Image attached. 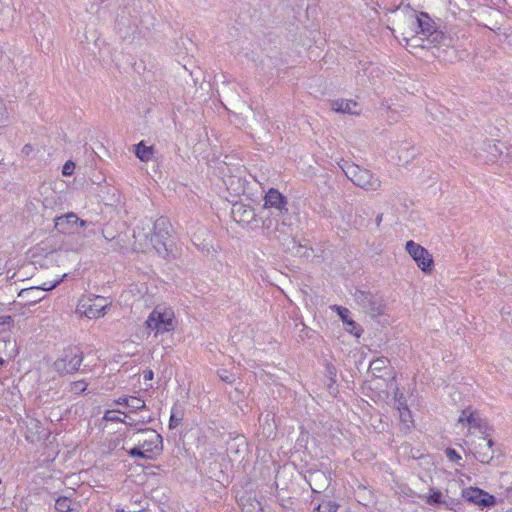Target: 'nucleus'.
I'll list each match as a JSON object with an SVG mask.
<instances>
[{"label":"nucleus","instance_id":"obj_47","mask_svg":"<svg viewBox=\"0 0 512 512\" xmlns=\"http://www.w3.org/2000/svg\"><path fill=\"white\" fill-rule=\"evenodd\" d=\"M404 406H407L405 402H402L401 400L398 401V407L403 408Z\"/></svg>","mask_w":512,"mask_h":512},{"label":"nucleus","instance_id":"obj_30","mask_svg":"<svg viewBox=\"0 0 512 512\" xmlns=\"http://www.w3.org/2000/svg\"><path fill=\"white\" fill-rule=\"evenodd\" d=\"M118 413H121L123 414L124 412L120 411V410H107L105 412V415H104V419L106 421H111V422H125V419H122L120 418L117 414Z\"/></svg>","mask_w":512,"mask_h":512},{"label":"nucleus","instance_id":"obj_28","mask_svg":"<svg viewBox=\"0 0 512 512\" xmlns=\"http://www.w3.org/2000/svg\"><path fill=\"white\" fill-rule=\"evenodd\" d=\"M398 410L401 422L405 424L407 428H409V424L412 423V415L410 410L407 406H404L403 408L398 407Z\"/></svg>","mask_w":512,"mask_h":512},{"label":"nucleus","instance_id":"obj_23","mask_svg":"<svg viewBox=\"0 0 512 512\" xmlns=\"http://www.w3.org/2000/svg\"><path fill=\"white\" fill-rule=\"evenodd\" d=\"M466 425L474 428H482V418L477 411L472 410L471 407L464 409V414H467Z\"/></svg>","mask_w":512,"mask_h":512},{"label":"nucleus","instance_id":"obj_32","mask_svg":"<svg viewBox=\"0 0 512 512\" xmlns=\"http://www.w3.org/2000/svg\"><path fill=\"white\" fill-rule=\"evenodd\" d=\"M8 119H9V116H8L7 108H6L3 100L0 98V125L7 123Z\"/></svg>","mask_w":512,"mask_h":512},{"label":"nucleus","instance_id":"obj_4","mask_svg":"<svg viewBox=\"0 0 512 512\" xmlns=\"http://www.w3.org/2000/svg\"><path fill=\"white\" fill-rule=\"evenodd\" d=\"M129 441L137 444L145 453L151 454V459L162 452V436L151 428H139L134 432Z\"/></svg>","mask_w":512,"mask_h":512},{"label":"nucleus","instance_id":"obj_18","mask_svg":"<svg viewBox=\"0 0 512 512\" xmlns=\"http://www.w3.org/2000/svg\"><path fill=\"white\" fill-rule=\"evenodd\" d=\"M331 107L336 112L355 114L354 108L357 107V103L353 100L338 99L331 103Z\"/></svg>","mask_w":512,"mask_h":512},{"label":"nucleus","instance_id":"obj_12","mask_svg":"<svg viewBox=\"0 0 512 512\" xmlns=\"http://www.w3.org/2000/svg\"><path fill=\"white\" fill-rule=\"evenodd\" d=\"M231 215L237 223L248 225L256 221V212L250 205L240 202L234 203L231 209Z\"/></svg>","mask_w":512,"mask_h":512},{"label":"nucleus","instance_id":"obj_11","mask_svg":"<svg viewBox=\"0 0 512 512\" xmlns=\"http://www.w3.org/2000/svg\"><path fill=\"white\" fill-rule=\"evenodd\" d=\"M463 497L470 503L490 507L495 504V497L480 488L470 487L463 490Z\"/></svg>","mask_w":512,"mask_h":512},{"label":"nucleus","instance_id":"obj_24","mask_svg":"<svg viewBox=\"0 0 512 512\" xmlns=\"http://www.w3.org/2000/svg\"><path fill=\"white\" fill-rule=\"evenodd\" d=\"M55 509L57 512H71L74 511L72 507V500L67 496H60L55 500Z\"/></svg>","mask_w":512,"mask_h":512},{"label":"nucleus","instance_id":"obj_43","mask_svg":"<svg viewBox=\"0 0 512 512\" xmlns=\"http://www.w3.org/2000/svg\"><path fill=\"white\" fill-rule=\"evenodd\" d=\"M153 378V372L151 370L144 373L145 380H151Z\"/></svg>","mask_w":512,"mask_h":512},{"label":"nucleus","instance_id":"obj_46","mask_svg":"<svg viewBox=\"0 0 512 512\" xmlns=\"http://www.w3.org/2000/svg\"><path fill=\"white\" fill-rule=\"evenodd\" d=\"M382 218H383V214H379L377 217H376V224L377 226L380 225L381 221H382Z\"/></svg>","mask_w":512,"mask_h":512},{"label":"nucleus","instance_id":"obj_5","mask_svg":"<svg viewBox=\"0 0 512 512\" xmlns=\"http://www.w3.org/2000/svg\"><path fill=\"white\" fill-rule=\"evenodd\" d=\"M146 325L157 333L170 332L175 329V314L171 308L156 306L148 316Z\"/></svg>","mask_w":512,"mask_h":512},{"label":"nucleus","instance_id":"obj_6","mask_svg":"<svg viewBox=\"0 0 512 512\" xmlns=\"http://www.w3.org/2000/svg\"><path fill=\"white\" fill-rule=\"evenodd\" d=\"M83 359V352L78 348H68L54 361L53 368L59 375L73 374L79 370Z\"/></svg>","mask_w":512,"mask_h":512},{"label":"nucleus","instance_id":"obj_48","mask_svg":"<svg viewBox=\"0 0 512 512\" xmlns=\"http://www.w3.org/2000/svg\"><path fill=\"white\" fill-rule=\"evenodd\" d=\"M78 223H79V224H80V226H82V227L86 225V221H84V220H82V219H80V218H79V220H78Z\"/></svg>","mask_w":512,"mask_h":512},{"label":"nucleus","instance_id":"obj_36","mask_svg":"<svg viewBox=\"0 0 512 512\" xmlns=\"http://www.w3.org/2000/svg\"><path fill=\"white\" fill-rule=\"evenodd\" d=\"M181 422V418H177L174 413H172L170 420H169V428H175L179 425Z\"/></svg>","mask_w":512,"mask_h":512},{"label":"nucleus","instance_id":"obj_2","mask_svg":"<svg viewBox=\"0 0 512 512\" xmlns=\"http://www.w3.org/2000/svg\"><path fill=\"white\" fill-rule=\"evenodd\" d=\"M170 228L169 221L160 217L152 226L148 224L147 229L138 227L134 230V238L146 251L154 250L162 258H166L169 255Z\"/></svg>","mask_w":512,"mask_h":512},{"label":"nucleus","instance_id":"obj_37","mask_svg":"<svg viewBox=\"0 0 512 512\" xmlns=\"http://www.w3.org/2000/svg\"><path fill=\"white\" fill-rule=\"evenodd\" d=\"M117 405H125L126 407H128V404L130 402V396H123V397H119L118 399H116L114 401Z\"/></svg>","mask_w":512,"mask_h":512},{"label":"nucleus","instance_id":"obj_44","mask_svg":"<svg viewBox=\"0 0 512 512\" xmlns=\"http://www.w3.org/2000/svg\"><path fill=\"white\" fill-rule=\"evenodd\" d=\"M32 150V147L31 145H25L22 149V152L26 155H28L30 153V151Z\"/></svg>","mask_w":512,"mask_h":512},{"label":"nucleus","instance_id":"obj_15","mask_svg":"<svg viewBox=\"0 0 512 512\" xmlns=\"http://www.w3.org/2000/svg\"><path fill=\"white\" fill-rule=\"evenodd\" d=\"M353 184L367 191H376L381 187V181L365 168H361Z\"/></svg>","mask_w":512,"mask_h":512},{"label":"nucleus","instance_id":"obj_21","mask_svg":"<svg viewBox=\"0 0 512 512\" xmlns=\"http://www.w3.org/2000/svg\"><path fill=\"white\" fill-rule=\"evenodd\" d=\"M135 155L141 161L148 162L153 156V147H148L141 141L135 145Z\"/></svg>","mask_w":512,"mask_h":512},{"label":"nucleus","instance_id":"obj_34","mask_svg":"<svg viewBox=\"0 0 512 512\" xmlns=\"http://www.w3.org/2000/svg\"><path fill=\"white\" fill-rule=\"evenodd\" d=\"M153 420L154 419L151 415H140L139 417L136 418L135 424L145 425L151 423Z\"/></svg>","mask_w":512,"mask_h":512},{"label":"nucleus","instance_id":"obj_22","mask_svg":"<svg viewBox=\"0 0 512 512\" xmlns=\"http://www.w3.org/2000/svg\"><path fill=\"white\" fill-rule=\"evenodd\" d=\"M342 162V164H339L340 168L342 169L346 177L354 183L358 175V172L361 170L362 167L354 163H349L348 161L345 160H342Z\"/></svg>","mask_w":512,"mask_h":512},{"label":"nucleus","instance_id":"obj_27","mask_svg":"<svg viewBox=\"0 0 512 512\" xmlns=\"http://www.w3.org/2000/svg\"><path fill=\"white\" fill-rule=\"evenodd\" d=\"M14 325V318L10 315L0 316V334L9 331Z\"/></svg>","mask_w":512,"mask_h":512},{"label":"nucleus","instance_id":"obj_14","mask_svg":"<svg viewBox=\"0 0 512 512\" xmlns=\"http://www.w3.org/2000/svg\"><path fill=\"white\" fill-rule=\"evenodd\" d=\"M492 439H487L486 437L479 438L477 444L475 445V457L478 461L483 464H488L494 458V450Z\"/></svg>","mask_w":512,"mask_h":512},{"label":"nucleus","instance_id":"obj_3","mask_svg":"<svg viewBox=\"0 0 512 512\" xmlns=\"http://www.w3.org/2000/svg\"><path fill=\"white\" fill-rule=\"evenodd\" d=\"M261 218L262 228L269 239L284 242L291 236L292 223L290 215L280 217L271 212V214L261 215Z\"/></svg>","mask_w":512,"mask_h":512},{"label":"nucleus","instance_id":"obj_31","mask_svg":"<svg viewBox=\"0 0 512 512\" xmlns=\"http://www.w3.org/2000/svg\"><path fill=\"white\" fill-rule=\"evenodd\" d=\"M87 388V383L84 380L75 381L71 384V391L75 394H81Z\"/></svg>","mask_w":512,"mask_h":512},{"label":"nucleus","instance_id":"obj_39","mask_svg":"<svg viewBox=\"0 0 512 512\" xmlns=\"http://www.w3.org/2000/svg\"><path fill=\"white\" fill-rule=\"evenodd\" d=\"M338 310H339V315H340L341 319L345 323L347 321V314L349 313L348 309H346V308L340 309L338 307Z\"/></svg>","mask_w":512,"mask_h":512},{"label":"nucleus","instance_id":"obj_9","mask_svg":"<svg viewBox=\"0 0 512 512\" xmlns=\"http://www.w3.org/2000/svg\"><path fill=\"white\" fill-rule=\"evenodd\" d=\"M408 254L416 262L417 266L424 272L430 273L434 267V260L429 251L423 246L415 243L412 240L406 242L405 246Z\"/></svg>","mask_w":512,"mask_h":512},{"label":"nucleus","instance_id":"obj_19","mask_svg":"<svg viewBox=\"0 0 512 512\" xmlns=\"http://www.w3.org/2000/svg\"><path fill=\"white\" fill-rule=\"evenodd\" d=\"M389 364V360L385 357H380L377 359H374L370 362L368 367V372L372 374V376L376 378H382L383 374L382 371L387 369Z\"/></svg>","mask_w":512,"mask_h":512},{"label":"nucleus","instance_id":"obj_41","mask_svg":"<svg viewBox=\"0 0 512 512\" xmlns=\"http://www.w3.org/2000/svg\"><path fill=\"white\" fill-rule=\"evenodd\" d=\"M220 378H221L222 381H224L226 383H232L234 381L232 375H227V374L222 375V374H220Z\"/></svg>","mask_w":512,"mask_h":512},{"label":"nucleus","instance_id":"obj_26","mask_svg":"<svg viewBox=\"0 0 512 512\" xmlns=\"http://www.w3.org/2000/svg\"><path fill=\"white\" fill-rule=\"evenodd\" d=\"M338 508L339 505L335 501L328 500L320 503L316 510L318 512H337Z\"/></svg>","mask_w":512,"mask_h":512},{"label":"nucleus","instance_id":"obj_49","mask_svg":"<svg viewBox=\"0 0 512 512\" xmlns=\"http://www.w3.org/2000/svg\"><path fill=\"white\" fill-rule=\"evenodd\" d=\"M4 359L0 357V365L2 366L4 364Z\"/></svg>","mask_w":512,"mask_h":512},{"label":"nucleus","instance_id":"obj_20","mask_svg":"<svg viewBox=\"0 0 512 512\" xmlns=\"http://www.w3.org/2000/svg\"><path fill=\"white\" fill-rule=\"evenodd\" d=\"M426 503L434 507L444 504L446 508L453 509L439 490L430 489V494L426 498Z\"/></svg>","mask_w":512,"mask_h":512},{"label":"nucleus","instance_id":"obj_13","mask_svg":"<svg viewBox=\"0 0 512 512\" xmlns=\"http://www.w3.org/2000/svg\"><path fill=\"white\" fill-rule=\"evenodd\" d=\"M306 480L314 493H321L330 485V478L322 470L308 471Z\"/></svg>","mask_w":512,"mask_h":512},{"label":"nucleus","instance_id":"obj_42","mask_svg":"<svg viewBox=\"0 0 512 512\" xmlns=\"http://www.w3.org/2000/svg\"><path fill=\"white\" fill-rule=\"evenodd\" d=\"M467 414H464V410H462L461 415L459 416L458 423H462L463 425H466V417Z\"/></svg>","mask_w":512,"mask_h":512},{"label":"nucleus","instance_id":"obj_1","mask_svg":"<svg viewBox=\"0 0 512 512\" xmlns=\"http://www.w3.org/2000/svg\"><path fill=\"white\" fill-rule=\"evenodd\" d=\"M392 22L406 45L412 48L448 47L452 42L428 13L412 8L409 3L401 2L392 10Z\"/></svg>","mask_w":512,"mask_h":512},{"label":"nucleus","instance_id":"obj_38","mask_svg":"<svg viewBox=\"0 0 512 512\" xmlns=\"http://www.w3.org/2000/svg\"><path fill=\"white\" fill-rule=\"evenodd\" d=\"M125 416V422L124 424L128 426H137L138 424H135L136 418L132 417L130 414L123 413Z\"/></svg>","mask_w":512,"mask_h":512},{"label":"nucleus","instance_id":"obj_50","mask_svg":"<svg viewBox=\"0 0 512 512\" xmlns=\"http://www.w3.org/2000/svg\"><path fill=\"white\" fill-rule=\"evenodd\" d=\"M507 155L512 157V147H511V152H508Z\"/></svg>","mask_w":512,"mask_h":512},{"label":"nucleus","instance_id":"obj_8","mask_svg":"<svg viewBox=\"0 0 512 512\" xmlns=\"http://www.w3.org/2000/svg\"><path fill=\"white\" fill-rule=\"evenodd\" d=\"M287 198L275 188H270L264 197L261 215L271 214L283 217L290 215L287 208Z\"/></svg>","mask_w":512,"mask_h":512},{"label":"nucleus","instance_id":"obj_17","mask_svg":"<svg viewBox=\"0 0 512 512\" xmlns=\"http://www.w3.org/2000/svg\"><path fill=\"white\" fill-rule=\"evenodd\" d=\"M79 217L75 213H68L55 218V227L58 231L65 233L69 225L77 224Z\"/></svg>","mask_w":512,"mask_h":512},{"label":"nucleus","instance_id":"obj_16","mask_svg":"<svg viewBox=\"0 0 512 512\" xmlns=\"http://www.w3.org/2000/svg\"><path fill=\"white\" fill-rule=\"evenodd\" d=\"M57 284H58V282H55L54 284L50 285L49 287H42V288L30 287V288L22 289L18 293V297L24 302L25 305H33V304H36L37 302H39L43 298V296L41 295V293L43 291L51 290L54 287H56Z\"/></svg>","mask_w":512,"mask_h":512},{"label":"nucleus","instance_id":"obj_7","mask_svg":"<svg viewBox=\"0 0 512 512\" xmlns=\"http://www.w3.org/2000/svg\"><path fill=\"white\" fill-rule=\"evenodd\" d=\"M354 301L367 314L376 317L382 314L384 303L382 296L378 293H372L361 289H356Z\"/></svg>","mask_w":512,"mask_h":512},{"label":"nucleus","instance_id":"obj_25","mask_svg":"<svg viewBox=\"0 0 512 512\" xmlns=\"http://www.w3.org/2000/svg\"><path fill=\"white\" fill-rule=\"evenodd\" d=\"M128 408L131 409V413L133 412H136L138 410H146L147 409V406L145 404V401L140 399V398H137V397H134V396H130V402L128 404Z\"/></svg>","mask_w":512,"mask_h":512},{"label":"nucleus","instance_id":"obj_35","mask_svg":"<svg viewBox=\"0 0 512 512\" xmlns=\"http://www.w3.org/2000/svg\"><path fill=\"white\" fill-rule=\"evenodd\" d=\"M74 167H75L74 163L71 161H68L64 164L62 173L64 175H71L73 173Z\"/></svg>","mask_w":512,"mask_h":512},{"label":"nucleus","instance_id":"obj_45","mask_svg":"<svg viewBox=\"0 0 512 512\" xmlns=\"http://www.w3.org/2000/svg\"><path fill=\"white\" fill-rule=\"evenodd\" d=\"M345 324L348 326V327H351V328H354L356 323L353 321V320H347L345 322Z\"/></svg>","mask_w":512,"mask_h":512},{"label":"nucleus","instance_id":"obj_33","mask_svg":"<svg viewBox=\"0 0 512 512\" xmlns=\"http://www.w3.org/2000/svg\"><path fill=\"white\" fill-rule=\"evenodd\" d=\"M446 456L447 458L452 461V462H458L461 460V456L459 455V453L453 449V448H447L446 451Z\"/></svg>","mask_w":512,"mask_h":512},{"label":"nucleus","instance_id":"obj_10","mask_svg":"<svg viewBox=\"0 0 512 512\" xmlns=\"http://www.w3.org/2000/svg\"><path fill=\"white\" fill-rule=\"evenodd\" d=\"M107 305L105 298L97 296L94 299L81 300L78 307L86 317L96 319L105 314Z\"/></svg>","mask_w":512,"mask_h":512},{"label":"nucleus","instance_id":"obj_29","mask_svg":"<svg viewBox=\"0 0 512 512\" xmlns=\"http://www.w3.org/2000/svg\"><path fill=\"white\" fill-rule=\"evenodd\" d=\"M126 451L129 454V456H131V457L151 459V454L145 453L143 451V449H141L137 444L134 447H132Z\"/></svg>","mask_w":512,"mask_h":512},{"label":"nucleus","instance_id":"obj_40","mask_svg":"<svg viewBox=\"0 0 512 512\" xmlns=\"http://www.w3.org/2000/svg\"><path fill=\"white\" fill-rule=\"evenodd\" d=\"M301 326H302V329L300 330V337H302V338L309 337L308 334H309L310 330H308L304 324H301Z\"/></svg>","mask_w":512,"mask_h":512}]
</instances>
